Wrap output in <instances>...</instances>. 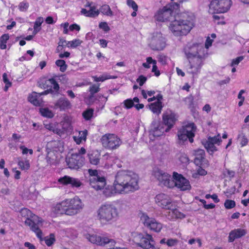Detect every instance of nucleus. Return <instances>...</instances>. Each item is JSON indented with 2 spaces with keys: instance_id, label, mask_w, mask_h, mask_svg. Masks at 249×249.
<instances>
[{
  "instance_id": "obj_13",
  "label": "nucleus",
  "mask_w": 249,
  "mask_h": 249,
  "mask_svg": "<svg viewBox=\"0 0 249 249\" xmlns=\"http://www.w3.org/2000/svg\"><path fill=\"white\" fill-rule=\"evenodd\" d=\"M231 0H213L209 6L211 14L224 13L228 12L231 5Z\"/></svg>"
},
{
  "instance_id": "obj_59",
  "label": "nucleus",
  "mask_w": 249,
  "mask_h": 249,
  "mask_svg": "<svg viewBox=\"0 0 249 249\" xmlns=\"http://www.w3.org/2000/svg\"><path fill=\"white\" fill-rule=\"evenodd\" d=\"M29 3L27 2L23 1L19 3L18 8L21 11H26L29 7Z\"/></svg>"
},
{
  "instance_id": "obj_35",
  "label": "nucleus",
  "mask_w": 249,
  "mask_h": 249,
  "mask_svg": "<svg viewBox=\"0 0 249 249\" xmlns=\"http://www.w3.org/2000/svg\"><path fill=\"white\" fill-rule=\"evenodd\" d=\"M89 162L93 165H97L99 163L100 154L98 151L92 152L89 154Z\"/></svg>"
},
{
  "instance_id": "obj_30",
  "label": "nucleus",
  "mask_w": 249,
  "mask_h": 249,
  "mask_svg": "<svg viewBox=\"0 0 249 249\" xmlns=\"http://www.w3.org/2000/svg\"><path fill=\"white\" fill-rule=\"evenodd\" d=\"M70 102L66 98H60L55 103L54 109H59L60 111H65L71 108Z\"/></svg>"
},
{
  "instance_id": "obj_32",
  "label": "nucleus",
  "mask_w": 249,
  "mask_h": 249,
  "mask_svg": "<svg viewBox=\"0 0 249 249\" xmlns=\"http://www.w3.org/2000/svg\"><path fill=\"white\" fill-rule=\"evenodd\" d=\"M246 231L243 229H237L231 231L229 235L228 240L230 242H233L235 239L239 238L245 235Z\"/></svg>"
},
{
  "instance_id": "obj_37",
  "label": "nucleus",
  "mask_w": 249,
  "mask_h": 249,
  "mask_svg": "<svg viewBox=\"0 0 249 249\" xmlns=\"http://www.w3.org/2000/svg\"><path fill=\"white\" fill-rule=\"evenodd\" d=\"M92 78L95 82H104L108 79H116L117 76H111L107 73H104L99 77L97 76H93Z\"/></svg>"
},
{
  "instance_id": "obj_25",
  "label": "nucleus",
  "mask_w": 249,
  "mask_h": 249,
  "mask_svg": "<svg viewBox=\"0 0 249 249\" xmlns=\"http://www.w3.org/2000/svg\"><path fill=\"white\" fill-rule=\"evenodd\" d=\"M86 238L91 243L95 244L100 246H104L107 243L113 242L114 243V241L109 239L107 237H101L95 234H88L86 235Z\"/></svg>"
},
{
  "instance_id": "obj_39",
  "label": "nucleus",
  "mask_w": 249,
  "mask_h": 249,
  "mask_svg": "<svg viewBox=\"0 0 249 249\" xmlns=\"http://www.w3.org/2000/svg\"><path fill=\"white\" fill-rule=\"evenodd\" d=\"M18 164L22 170H28L30 167L29 160L27 159H18Z\"/></svg>"
},
{
  "instance_id": "obj_45",
  "label": "nucleus",
  "mask_w": 249,
  "mask_h": 249,
  "mask_svg": "<svg viewBox=\"0 0 249 249\" xmlns=\"http://www.w3.org/2000/svg\"><path fill=\"white\" fill-rule=\"evenodd\" d=\"M216 38V35L212 34L210 36H208L205 44V47L206 49H208L212 45L213 40Z\"/></svg>"
},
{
  "instance_id": "obj_36",
  "label": "nucleus",
  "mask_w": 249,
  "mask_h": 249,
  "mask_svg": "<svg viewBox=\"0 0 249 249\" xmlns=\"http://www.w3.org/2000/svg\"><path fill=\"white\" fill-rule=\"evenodd\" d=\"M39 113L41 116L47 118H52L55 114L51 109L47 107H40L39 108Z\"/></svg>"
},
{
  "instance_id": "obj_40",
  "label": "nucleus",
  "mask_w": 249,
  "mask_h": 249,
  "mask_svg": "<svg viewBox=\"0 0 249 249\" xmlns=\"http://www.w3.org/2000/svg\"><path fill=\"white\" fill-rule=\"evenodd\" d=\"M139 99L138 97H134L133 100L132 99H126L124 101V107L129 109L131 108L134 106V103H139Z\"/></svg>"
},
{
  "instance_id": "obj_63",
  "label": "nucleus",
  "mask_w": 249,
  "mask_h": 249,
  "mask_svg": "<svg viewBox=\"0 0 249 249\" xmlns=\"http://www.w3.org/2000/svg\"><path fill=\"white\" fill-rule=\"evenodd\" d=\"M34 55V52L31 50H28L27 51L26 54L22 57L21 58H23L25 60H31L32 57Z\"/></svg>"
},
{
  "instance_id": "obj_1",
  "label": "nucleus",
  "mask_w": 249,
  "mask_h": 249,
  "mask_svg": "<svg viewBox=\"0 0 249 249\" xmlns=\"http://www.w3.org/2000/svg\"><path fill=\"white\" fill-rule=\"evenodd\" d=\"M139 189V177L136 174L126 171L118 172L112 185H107L102 191L106 197H111L118 194H125Z\"/></svg>"
},
{
  "instance_id": "obj_53",
  "label": "nucleus",
  "mask_w": 249,
  "mask_h": 249,
  "mask_svg": "<svg viewBox=\"0 0 249 249\" xmlns=\"http://www.w3.org/2000/svg\"><path fill=\"white\" fill-rule=\"evenodd\" d=\"M238 140L242 146L246 145L248 143V140L244 134H240L238 135Z\"/></svg>"
},
{
  "instance_id": "obj_15",
  "label": "nucleus",
  "mask_w": 249,
  "mask_h": 249,
  "mask_svg": "<svg viewBox=\"0 0 249 249\" xmlns=\"http://www.w3.org/2000/svg\"><path fill=\"white\" fill-rule=\"evenodd\" d=\"M89 173L90 176L89 183L92 188L99 191L106 186L107 182L105 178L99 176L97 170L89 169Z\"/></svg>"
},
{
  "instance_id": "obj_6",
  "label": "nucleus",
  "mask_w": 249,
  "mask_h": 249,
  "mask_svg": "<svg viewBox=\"0 0 249 249\" xmlns=\"http://www.w3.org/2000/svg\"><path fill=\"white\" fill-rule=\"evenodd\" d=\"M129 241L136 244L143 249H156L154 240L152 236L149 234L133 231L129 235Z\"/></svg>"
},
{
  "instance_id": "obj_44",
  "label": "nucleus",
  "mask_w": 249,
  "mask_h": 249,
  "mask_svg": "<svg viewBox=\"0 0 249 249\" xmlns=\"http://www.w3.org/2000/svg\"><path fill=\"white\" fill-rule=\"evenodd\" d=\"M82 43V41L79 39H75L71 41H68L66 46L68 48H74L79 46Z\"/></svg>"
},
{
  "instance_id": "obj_19",
  "label": "nucleus",
  "mask_w": 249,
  "mask_h": 249,
  "mask_svg": "<svg viewBox=\"0 0 249 249\" xmlns=\"http://www.w3.org/2000/svg\"><path fill=\"white\" fill-rule=\"evenodd\" d=\"M71 119L68 116H65L60 123H57V126L54 130V134L62 137L67 131L71 128Z\"/></svg>"
},
{
  "instance_id": "obj_46",
  "label": "nucleus",
  "mask_w": 249,
  "mask_h": 249,
  "mask_svg": "<svg viewBox=\"0 0 249 249\" xmlns=\"http://www.w3.org/2000/svg\"><path fill=\"white\" fill-rule=\"evenodd\" d=\"M155 64H157V61L153 59L151 57H147L146 58V62L142 63V66L145 69H149L150 68V65L152 66Z\"/></svg>"
},
{
  "instance_id": "obj_55",
  "label": "nucleus",
  "mask_w": 249,
  "mask_h": 249,
  "mask_svg": "<svg viewBox=\"0 0 249 249\" xmlns=\"http://www.w3.org/2000/svg\"><path fill=\"white\" fill-rule=\"evenodd\" d=\"M93 110L92 109H88L83 113V116L86 120H89L92 116Z\"/></svg>"
},
{
  "instance_id": "obj_52",
  "label": "nucleus",
  "mask_w": 249,
  "mask_h": 249,
  "mask_svg": "<svg viewBox=\"0 0 249 249\" xmlns=\"http://www.w3.org/2000/svg\"><path fill=\"white\" fill-rule=\"evenodd\" d=\"M99 28L106 33H108L110 30L108 23L105 21L100 22L99 23Z\"/></svg>"
},
{
  "instance_id": "obj_57",
  "label": "nucleus",
  "mask_w": 249,
  "mask_h": 249,
  "mask_svg": "<svg viewBox=\"0 0 249 249\" xmlns=\"http://www.w3.org/2000/svg\"><path fill=\"white\" fill-rule=\"evenodd\" d=\"M127 5L131 8L133 10L138 11V6L133 0H126Z\"/></svg>"
},
{
  "instance_id": "obj_48",
  "label": "nucleus",
  "mask_w": 249,
  "mask_h": 249,
  "mask_svg": "<svg viewBox=\"0 0 249 249\" xmlns=\"http://www.w3.org/2000/svg\"><path fill=\"white\" fill-rule=\"evenodd\" d=\"M55 64L60 68V71H61L64 72L67 69V66L66 64L65 61L63 60L59 59L56 60L55 61Z\"/></svg>"
},
{
  "instance_id": "obj_16",
  "label": "nucleus",
  "mask_w": 249,
  "mask_h": 249,
  "mask_svg": "<svg viewBox=\"0 0 249 249\" xmlns=\"http://www.w3.org/2000/svg\"><path fill=\"white\" fill-rule=\"evenodd\" d=\"M153 175L157 179L161 186L170 188L174 187L173 176L172 177L168 173L158 169L153 171Z\"/></svg>"
},
{
  "instance_id": "obj_47",
  "label": "nucleus",
  "mask_w": 249,
  "mask_h": 249,
  "mask_svg": "<svg viewBox=\"0 0 249 249\" xmlns=\"http://www.w3.org/2000/svg\"><path fill=\"white\" fill-rule=\"evenodd\" d=\"M207 173L206 171L201 167H199L196 172H194L192 173V177L194 178H198L199 176H205Z\"/></svg>"
},
{
  "instance_id": "obj_51",
  "label": "nucleus",
  "mask_w": 249,
  "mask_h": 249,
  "mask_svg": "<svg viewBox=\"0 0 249 249\" xmlns=\"http://www.w3.org/2000/svg\"><path fill=\"white\" fill-rule=\"evenodd\" d=\"M2 79L3 82L5 84L4 90V91H6L8 90V88L11 86L12 83L8 79L7 75L5 73H3L2 75Z\"/></svg>"
},
{
  "instance_id": "obj_61",
  "label": "nucleus",
  "mask_w": 249,
  "mask_h": 249,
  "mask_svg": "<svg viewBox=\"0 0 249 249\" xmlns=\"http://www.w3.org/2000/svg\"><path fill=\"white\" fill-rule=\"evenodd\" d=\"M146 77L141 75L139 76V77L137 78V82L138 83H139L140 86H142L144 84V83L146 81Z\"/></svg>"
},
{
  "instance_id": "obj_10",
  "label": "nucleus",
  "mask_w": 249,
  "mask_h": 249,
  "mask_svg": "<svg viewBox=\"0 0 249 249\" xmlns=\"http://www.w3.org/2000/svg\"><path fill=\"white\" fill-rule=\"evenodd\" d=\"M148 45L153 51L163 50L166 46L165 37L160 33H154L148 38Z\"/></svg>"
},
{
  "instance_id": "obj_9",
  "label": "nucleus",
  "mask_w": 249,
  "mask_h": 249,
  "mask_svg": "<svg viewBox=\"0 0 249 249\" xmlns=\"http://www.w3.org/2000/svg\"><path fill=\"white\" fill-rule=\"evenodd\" d=\"M139 215L142 223L150 231L155 232H160L161 231L162 224L155 218L150 217L147 213L143 212L140 213Z\"/></svg>"
},
{
  "instance_id": "obj_42",
  "label": "nucleus",
  "mask_w": 249,
  "mask_h": 249,
  "mask_svg": "<svg viewBox=\"0 0 249 249\" xmlns=\"http://www.w3.org/2000/svg\"><path fill=\"white\" fill-rule=\"evenodd\" d=\"M44 127L49 131L54 133V130L57 125V122H44Z\"/></svg>"
},
{
  "instance_id": "obj_22",
  "label": "nucleus",
  "mask_w": 249,
  "mask_h": 249,
  "mask_svg": "<svg viewBox=\"0 0 249 249\" xmlns=\"http://www.w3.org/2000/svg\"><path fill=\"white\" fill-rule=\"evenodd\" d=\"M173 12L170 6L167 5L159 10L155 15L156 19L160 21H172Z\"/></svg>"
},
{
  "instance_id": "obj_31",
  "label": "nucleus",
  "mask_w": 249,
  "mask_h": 249,
  "mask_svg": "<svg viewBox=\"0 0 249 249\" xmlns=\"http://www.w3.org/2000/svg\"><path fill=\"white\" fill-rule=\"evenodd\" d=\"M61 158L60 153L52 151L47 152V161L50 165H56Z\"/></svg>"
},
{
  "instance_id": "obj_29",
  "label": "nucleus",
  "mask_w": 249,
  "mask_h": 249,
  "mask_svg": "<svg viewBox=\"0 0 249 249\" xmlns=\"http://www.w3.org/2000/svg\"><path fill=\"white\" fill-rule=\"evenodd\" d=\"M48 93V91H45L39 93L36 92H33L29 95L28 100L33 105L36 106H39L42 103V100L40 98V96L42 95L47 94Z\"/></svg>"
},
{
  "instance_id": "obj_54",
  "label": "nucleus",
  "mask_w": 249,
  "mask_h": 249,
  "mask_svg": "<svg viewBox=\"0 0 249 249\" xmlns=\"http://www.w3.org/2000/svg\"><path fill=\"white\" fill-rule=\"evenodd\" d=\"M224 206L227 209H231L235 206V202L234 200L227 199L224 203Z\"/></svg>"
},
{
  "instance_id": "obj_12",
  "label": "nucleus",
  "mask_w": 249,
  "mask_h": 249,
  "mask_svg": "<svg viewBox=\"0 0 249 249\" xmlns=\"http://www.w3.org/2000/svg\"><path fill=\"white\" fill-rule=\"evenodd\" d=\"M86 150L81 147L77 153H73L71 157L67 158L66 161L69 167L71 169H78L82 166L84 161V155Z\"/></svg>"
},
{
  "instance_id": "obj_34",
  "label": "nucleus",
  "mask_w": 249,
  "mask_h": 249,
  "mask_svg": "<svg viewBox=\"0 0 249 249\" xmlns=\"http://www.w3.org/2000/svg\"><path fill=\"white\" fill-rule=\"evenodd\" d=\"M88 131L86 130L83 131H75L73 136L74 142L77 144H80L83 142H86Z\"/></svg>"
},
{
  "instance_id": "obj_58",
  "label": "nucleus",
  "mask_w": 249,
  "mask_h": 249,
  "mask_svg": "<svg viewBox=\"0 0 249 249\" xmlns=\"http://www.w3.org/2000/svg\"><path fill=\"white\" fill-rule=\"evenodd\" d=\"M155 93L154 90H145L144 89L142 90V94L143 97L145 99L147 98L148 97H151Z\"/></svg>"
},
{
  "instance_id": "obj_8",
  "label": "nucleus",
  "mask_w": 249,
  "mask_h": 249,
  "mask_svg": "<svg viewBox=\"0 0 249 249\" xmlns=\"http://www.w3.org/2000/svg\"><path fill=\"white\" fill-rule=\"evenodd\" d=\"M196 131V127L193 123L183 125L178 132V137L180 142H183L188 139L192 143Z\"/></svg>"
},
{
  "instance_id": "obj_38",
  "label": "nucleus",
  "mask_w": 249,
  "mask_h": 249,
  "mask_svg": "<svg viewBox=\"0 0 249 249\" xmlns=\"http://www.w3.org/2000/svg\"><path fill=\"white\" fill-rule=\"evenodd\" d=\"M43 21L44 18L41 17H38L36 19L34 25V35H36L41 30L40 26Z\"/></svg>"
},
{
  "instance_id": "obj_41",
  "label": "nucleus",
  "mask_w": 249,
  "mask_h": 249,
  "mask_svg": "<svg viewBox=\"0 0 249 249\" xmlns=\"http://www.w3.org/2000/svg\"><path fill=\"white\" fill-rule=\"evenodd\" d=\"M100 12L104 15L107 16L112 17L113 15L112 11L111 10L110 7L108 5H103L101 7Z\"/></svg>"
},
{
  "instance_id": "obj_24",
  "label": "nucleus",
  "mask_w": 249,
  "mask_h": 249,
  "mask_svg": "<svg viewBox=\"0 0 249 249\" xmlns=\"http://www.w3.org/2000/svg\"><path fill=\"white\" fill-rule=\"evenodd\" d=\"M162 96L160 94H158L156 96H154L153 97L149 98L147 101L149 102L157 100L155 103H151L149 105L150 109L154 113L159 114L161 113L162 108Z\"/></svg>"
},
{
  "instance_id": "obj_49",
  "label": "nucleus",
  "mask_w": 249,
  "mask_h": 249,
  "mask_svg": "<svg viewBox=\"0 0 249 249\" xmlns=\"http://www.w3.org/2000/svg\"><path fill=\"white\" fill-rule=\"evenodd\" d=\"M45 242L48 246H52L55 242V237L53 234H51L49 236H46L44 239Z\"/></svg>"
},
{
  "instance_id": "obj_27",
  "label": "nucleus",
  "mask_w": 249,
  "mask_h": 249,
  "mask_svg": "<svg viewBox=\"0 0 249 249\" xmlns=\"http://www.w3.org/2000/svg\"><path fill=\"white\" fill-rule=\"evenodd\" d=\"M163 121L164 124L167 126L166 132L168 131L174 125L176 121V115L171 111H166L163 115Z\"/></svg>"
},
{
  "instance_id": "obj_23",
  "label": "nucleus",
  "mask_w": 249,
  "mask_h": 249,
  "mask_svg": "<svg viewBox=\"0 0 249 249\" xmlns=\"http://www.w3.org/2000/svg\"><path fill=\"white\" fill-rule=\"evenodd\" d=\"M81 13L86 17L95 18L99 15L100 10L95 4L88 2L85 4V7L81 9Z\"/></svg>"
},
{
  "instance_id": "obj_17",
  "label": "nucleus",
  "mask_w": 249,
  "mask_h": 249,
  "mask_svg": "<svg viewBox=\"0 0 249 249\" xmlns=\"http://www.w3.org/2000/svg\"><path fill=\"white\" fill-rule=\"evenodd\" d=\"M174 187H176L181 191L189 190L191 186L189 181L183 177L181 174L177 172L173 173Z\"/></svg>"
},
{
  "instance_id": "obj_3",
  "label": "nucleus",
  "mask_w": 249,
  "mask_h": 249,
  "mask_svg": "<svg viewBox=\"0 0 249 249\" xmlns=\"http://www.w3.org/2000/svg\"><path fill=\"white\" fill-rule=\"evenodd\" d=\"M84 204L78 196L65 199L57 203L52 210L54 215H66L74 216L79 213L83 209Z\"/></svg>"
},
{
  "instance_id": "obj_5",
  "label": "nucleus",
  "mask_w": 249,
  "mask_h": 249,
  "mask_svg": "<svg viewBox=\"0 0 249 249\" xmlns=\"http://www.w3.org/2000/svg\"><path fill=\"white\" fill-rule=\"evenodd\" d=\"M22 217H25V224L30 227V229L35 232L37 237L40 239L42 236V232L39 229L38 225L42 223L43 220L41 218L34 214L28 209H22L20 212Z\"/></svg>"
},
{
  "instance_id": "obj_43",
  "label": "nucleus",
  "mask_w": 249,
  "mask_h": 249,
  "mask_svg": "<svg viewBox=\"0 0 249 249\" xmlns=\"http://www.w3.org/2000/svg\"><path fill=\"white\" fill-rule=\"evenodd\" d=\"M9 39L8 34L3 35L0 38V48L2 50L6 49V43L7 40Z\"/></svg>"
},
{
  "instance_id": "obj_56",
  "label": "nucleus",
  "mask_w": 249,
  "mask_h": 249,
  "mask_svg": "<svg viewBox=\"0 0 249 249\" xmlns=\"http://www.w3.org/2000/svg\"><path fill=\"white\" fill-rule=\"evenodd\" d=\"M48 82L51 84V88H53V90L57 92L59 89L58 84L56 82L55 80L53 78H51L48 80Z\"/></svg>"
},
{
  "instance_id": "obj_26",
  "label": "nucleus",
  "mask_w": 249,
  "mask_h": 249,
  "mask_svg": "<svg viewBox=\"0 0 249 249\" xmlns=\"http://www.w3.org/2000/svg\"><path fill=\"white\" fill-rule=\"evenodd\" d=\"M60 184L64 185H70L72 187L78 188L82 184L81 181L77 178L69 176H64L58 179Z\"/></svg>"
},
{
  "instance_id": "obj_33",
  "label": "nucleus",
  "mask_w": 249,
  "mask_h": 249,
  "mask_svg": "<svg viewBox=\"0 0 249 249\" xmlns=\"http://www.w3.org/2000/svg\"><path fill=\"white\" fill-rule=\"evenodd\" d=\"M185 215L177 209L171 210L167 214L168 219L173 221L177 219H182L185 218Z\"/></svg>"
},
{
  "instance_id": "obj_14",
  "label": "nucleus",
  "mask_w": 249,
  "mask_h": 249,
  "mask_svg": "<svg viewBox=\"0 0 249 249\" xmlns=\"http://www.w3.org/2000/svg\"><path fill=\"white\" fill-rule=\"evenodd\" d=\"M222 140L220 134L213 136H209L208 139L202 141V144L210 155L219 150L218 146L220 145Z\"/></svg>"
},
{
  "instance_id": "obj_18",
  "label": "nucleus",
  "mask_w": 249,
  "mask_h": 249,
  "mask_svg": "<svg viewBox=\"0 0 249 249\" xmlns=\"http://www.w3.org/2000/svg\"><path fill=\"white\" fill-rule=\"evenodd\" d=\"M204 59V58L188 59L189 65L187 68V72L191 74L193 77L197 76L200 73L201 69L203 65Z\"/></svg>"
},
{
  "instance_id": "obj_7",
  "label": "nucleus",
  "mask_w": 249,
  "mask_h": 249,
  "mask_svg": "<svg viewBox=\"0 0 249 249\" xmlns=\"http://www.w3.org/2000/svg\"><path fill=\"white\" fill-rule=\"evenodd\" d=\"M183 52L188 59L205 58L207 54L203 45L196 42L188 43L184 47Z\"/></svg>"
},
{
  "instance_id": "obj_62",
  "label": "nucleus",
  "mask_w": 249,
  "mask_h": 249,
  "mask_svg": "<svg viewBox=\"0 0 249 249\" xmlns=\"http://www.w3.org/2000/svg\"><path fill=\"white\" fill-rule=\"evenodd\" d=\"M20 149L22 150V154H27V153H29L30 155H32L33 154V151L31 149H28L27 147H25L23 145L20 146Z\"/></svg>"
},
{
  "instance_id": "obj_21",
  "label": "nucleus",
  "mask_w": 249,
  "mask_h": 249,
  "mask_svg": "<svg viewBox=\"0 0 249 249\" xmlns=\"http://www.w3.org/2000/svg\"><path fill=\"white\" fill-rule=\"evenodd\" d=\"M156 204L160 208L170 210L172 200L171 197L165 194H159L155 197Z\"/></svg>"
},
{
  "instance_id": "obj_20",
  "label": "nucleus",
  "mask_w": 249,
  "mask_h": 249,
  "mask_svg": "<svg viewBox=\"0 0 249 249\" xmlns=\"http://www.w3.org/2000/svg\"><path fill=\"white\" fill-rule=\"evenodd\" d=\"M165 131L166 129H164L163 124L159 122H153L149 131L150 140L154 141L156 138L162 136Z\"/></svg>"
},
{
  "instance_id": "obj_4",
  "label": "nucleus",
  "mask_w": 249,
  "mask_h": 249,
  "mask_svg": "<svg viewBox=\"0 0 249 249\" xmlns=\"http://www.w3.org/2000/svg\"><path fill=\"white\" fill-rule=\"evenodd\" d=\"M119 215L117 207L109 203L101 205L96 212V218L103 226L112 224L117 220Z\"/></svg>"
},
{
  "instance_id": "obj_64",
  "label": "nucleus",
  "mask_w": 249,
  "mask_h": 249,
  "mask_svg": "<svg viewBox=\"0 0 249 249\" xmlns=\"http://www.w3.org/2000/svg\"><path fill=\"white\" fill-rule=\"evenodd\" d=\"M89 90L90 94L93 95L94 93L97 92L99 90V86L96 85H93L90 87Z\"/></svg>"
},
{
  "instance_id": "obj_28",
  "label": "nucleus",
  "mask_w": 249,
  "mask_h": 249,
  "mask_svg": "<svg viewBox=\"0 0 249 249\" xmlns=\"http://www.w3.org/2000/svg\"><path fill=\"white\" fill-rule=\"evenodd\" d=\"M47 151L61 153L63 151V144L60 141H53L47 143Z\"/></svg>"
},
{
  "instance_id": "obj_60",
  "label": "nucleus",
  "mask_w": 249,
  "mask_h": 249,
  "mask_svg": "<svg viewBox=\"0 0 249 249\" xmlns=\"http://www.w3.org/2000/svg\"><path fill=\"white\" fill-rule=\"evenodd\" d=\"M244 59V56H240L232 59L231 63V66L233 67L237 66L239 63Z\"/></svg>"
},
{
  "instance_id": "obj_2",
  "label": "nucleus",
  "mask_w": 249,
  "mask_h": 249,
  "mask_svg": "<svg viewBox=\"0 0 249 249\" xmlns=\"http://www.w3.org/2000/svg\"><path fill=\"white\" fill-rule=\"evenodd\" d=\"M196 17L193 13H181L176 16L169 24V29L177 36L187 35L194 27Z\"/></svg>"
},
{
  "instance_id": "obj_50",
  "label": "nucleus",
  "mask_w": 249,
  "mask_h": 249,
  "mask_svg": "<svg viewBox=\"0 0 249 249\" xmlns=\"http://www.w3.org/2000/svg\"><path fill=\"white\" fill-rule=\"evenodd\" d=\"M178 159L180 163L187 164L189 161L187 156L184 153H181L178 155Z\"/></svg>"
},
{
  "instance_id": "obj_11",
  "label": "nucleus",
  "mask_w": 249,
  "mask_h": 249,
  "mask_svg": "<svg viewBox=\"0 0 249 249\" xmlns=\"http://www.w3.org/2000/svg\"><path fill=\"white\" fill-rule=\"evenodd\" d=\"M100 142L105 148L108 150H114L121 144L120 139L115 134L107 133L102 136Z\"/></svg>"
}]
</instances>
